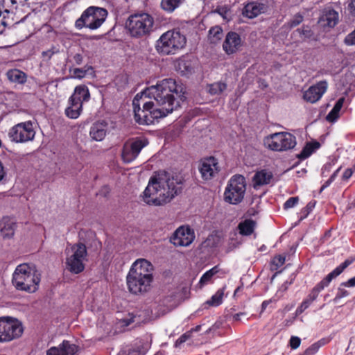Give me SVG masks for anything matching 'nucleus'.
Segmentation results:
<instances>
[{"label":"nucleus","mask_w":355,"mask_h":355,"mask_svg":"<svg viewBox=\"0 0 355 355\" xmlns=\"http://www.w3.org/2000/svg\"><path fill=\"white\" fill-rule=\"evenodd\" d=\"M227 89L226 83L219 81L208 86V92L211 95H219Z\"/></svg>","instance_id":"nucleus-32"},{"label":"nucleus","mask_w":355,"mask_h":355,"mask_svg":"<svg viewBox=\"0 0 355 355\" xmlns=\"http://www.w3.org/2000/svg\"><path fill=\"white\" fill-rule=\"evenodd\" d=\"M354 169L352 168H347L345 172L343 173V180H348L352 175V174L354 173Z\"/></svg>","instance_id":"nucleus-49"},{"label":"nucleus","mask_w":355,"mask_h":355,"mask_svg":"<svg viewBox=\"0 0 355 355\" xmlns=\"http://www.w3.org/2000/svg\"><path fill=\"white\" fill-rule=\"evenodd\" d=\"M107 123L104 121H100L93 124L90 130V137L95 141H102L107 133Z\"/></svg>","instance_id":"nucleus-23"},{"label":"nucleus","mask_w":355,"mask_h":355,"mask_svg":"<svg viewBox=\"0 0 355 355\" xmlns=\"http://www.w3.org/2000/svg\"><path fill=\"white\" fill-rule=\"evenodd\" d=\"M286 261V258L284 256L278 255L275 257L272 260V264H274L277 268L281 267Z\"/></svg>","instance_id":"nucleus-45"},{"label":"nucleus","mask_w":355,"mask_h":355,"mask_svg":"<svg viewBox=\"0 0 355 355\" xmlns=\"http://www.w3.org/2000/svg\"><path fill=\"white\" fill-rule=\"evenodd\" d=\"M334 181L332 180H331L330 178H329V180H327L324 183V184L321 187V190H323L325 188L328 187Z\"/></svg>","instance_id":"nucleus-59"},{"label":"nucleus","mask_w":355,"mask_h":355,"mask_svg":"<svg viewBox=\"0 0 355 355\" xmlns=\"http://www.w3.org/2000/svg\"><path fill=\"white\" fill-rule=\"evenodd\" d=\"M180 177L171 175L164 171L154 173L141 196L150 206H162L169 202L182 189Z\"/></svg>","instance_id":"nucleus-2"},{"label":"nucleus","mask_w":355,"mask_h":355,"mask_svg":"<svg viewBox=\"0 0 355 355\" xmlns=\"http://www.w3.org/2000/svg\"><path fill=\"white\" fill-rule=\"evenodd\" d=\"M245 315H246V313L244 312L236 313L233 315V320L234 321H240V320H241V318Z\"/></svg>","instance_id":"nucleus-55"},{"label":"nucleus","mask_w":355,"mask_h":355,"mask_svg":"<svg viewBox=\"0 0 355 355\" xmlns=\"http://www.w3.org/2000/svg\"><path fill=\"white\" fill-rule=\"evenodd\" d=\"M89 18V8L85 9L81 17L76 21V26L78 28H82L86 26V20Z\"/></svg>","instance_id":"nucleus-39"},{"label":"nucleus","mask_w":355,"mask_h":355,"mask_svg":"<svg viewBox=\"0 0 355 355\" xmlns=\"http://www.w3.org/2000/svg\"><path fill=\"white\" fill-rule=\"evenodd\" d=\"M242 45L240 35L235 32H230L226 35L223 47L227 54L236 52Z\"/></svg>","instance_id":"nucleus-18"},{"label":"nucleus","mask_w":355,"mask_h":355,"mask_svg":"<svg viewBox=\"0 0 355 355\" xmlns=\"http://www.w3.org/2000/svg\"><path fill=\"white\" fill-rule=\"evenodd\" d=\"M16 227L15 220L10 217H3L0 221V231L3 238H11Z\"/></svg>","instance_id":"nucleus-22"},{"label":"nucleus","mask_w":355,"mask_h":355,"mask_svg":"<svg viewBox=\"0 0 355 355\" xmlns=\"http://www.w3.org/2000/svg\"><path fill=\"white\" fill-rule=\"evenodd\" d=\"M341 286L344 287H354L355 286V276L351 279H349L348 281L342 282Z\"/></svg>","instance_id":"nucleus-51"},{"label":"nucleus","mask_w":355,"mask_h":355,"mask_svg":"<svg viewBox=\"0 0 355 355\" xmlns=\"http://www.w3.org/2000/svg\"><path fill=\"white\" fill-rule=\"evenodd\" d=\"M74 59L77 64H80L82 61V56L79 54H77L74 56Z\"/></svg>","instance_id":"nucleus-63"},{"label":"nucleus","mask_w":355,"mask_h":355,"mask_svg":"<svg viewBox=\"0 0 355 355\" xmlns=\"http://www.w3.org/2000/svg\"><path fill=\"white\" fill-rule=\"evenodd\" d=\"M344 102V98H341L338 99V101L335 104L333 109L330 111V112L327 116V119L329 121H334L338 117V113L341 110Z\"/></svg>","instance_id":"nucleus-34"},{"label":"nucleus","mask_w":355,"mask_h":355,"mask_svg":"<svg viewBox=\"0 0 355 355\" xmlns=\"http://www.w3.org/2000/svg\"><path fill=\"white\" fill-rule=\"evenodd\" d=\"M351 263L349 260H345L343 263L337 266L333 271L329 273L312 289L318 295L324 288L327 287L331 282L340 275L343 270Z\"/></svg>","instance_id":"nucleus-16"},{"label":"nucleus","mask_w":355,"mask_h":355,"mask_svg":"<svg viewBox=\"0 0 355 355\" xmlns=\"http://www.w3.org/2000/svg\"><path fill=\"white\" fill-rule=\"evenodd\" d=\"M350 13L355 16V0H352L348 5Z\"/></svg>","instance_id":"nucleus-54"},{"label":"nucleus","mask_w":355,"mask_h":355,"mask_svg":"<svg viewBox=\"0 0 355 355\" xmlns=\"http://www.w3.org/2000/svg\"><path fill=\"white\" fill-rule=\"evenodd\" d=\"M319 147L320 144L318 142L307 143L299 155V158L304 159L309 157Z\"/></svg>","instance_id":"nucleus-31"},{"label":"nucleus","mask_w":355,"mask_h":355,"mask_svg":"<svg viewBox=\"0 0 355 355\" xmlns=\"http://www.w3.org/2000/svg\"><path fill=\"white\" fill-rule=\"evenodd\" d=\"M186 44V36L180 30L172 29L161 35L155 43V49L162 55H175L184 49Z\"/></svg>","instance_id":"nucleus-5"},{"label":"nucleus","mask_w":355,"mask_h":355,"mask_svg":"<svg viewBox=\"0 0 355 355\" xmlns=\"http://www.w3.org/2000/svg\"><path fill=\"white\" fill-rule=\"evenodd\" d=\"M67 259L66 268L71 272L78 274L81 272L85 266L83 260L87 255V248L85 244L78 243L66 250Z\"/></svg>","instance_id":"nucleus-9"},{"label":"nucleus","mask_w":355,"mask_h":355,"mask_svg":"<svg viewBox=\"0 0 355 355\" xmlns=\"http://www.w3.org/2000/svg\"><path fill=\"white\" fill-rule=\"evenodd\" d=\"M153 266L145 259L134 261L126 276L127 287L134 295H144L148 293L153 282Z\"/></svg>","instance_id":"nucleus-3"},{"label":"nucleus","mask_w":355,"mask_h":355,"mask_svg":"<svg viewBox=\"0 0 355 355\" xmlns=\"http://www.w3.org/2000/svg\"><path fill=\"white\" fill-rule=\"evenodd\" d=\"M345 43L349 46L355 44V30L346 36Z\"/></svg>","instance_id":"nucleus-46"},{"label":"nucleus","mask_w":355,"mask_h":355,"mask_svg":"<svg viewBox=\"0 0 355 355\" xmlns=\"http://www.w3.org/2000/svg\"><path fill=\"white\" fill-rule=\"evenodd\" d=\"M327 87V81H320L305 91L303 98L306 101L314 103L322 98V95L326 92Z\"/></svg>","instance_id":"nucleus-15"},{"label":"nucleus","mask_w":355,"mask_h":355,"mask_svg":"<svg viewBox=\"0 0 355 355\" xmlns=\"http://www.w3.org/2000/svg\"><path fill=\"white\" fill-rule=\"evenodd\" d=\"M299 202L298 197H291L289 198L284 205V208L286 209H291L294 207Z\"/></svg>","instance_id":"nucleus-41"},{"label":"nucleus","mask_w":355,"mask_h":355,"mask_svg":"<svg viewBox=\"0 0 355 355\" xmlns=\"http://www.w3.org/2000/svg\"><path fill=\"white\" fill-rule=\"evenodd\" d=\"M69 106L65 110L66 115L71 119H76L79 116L82 108V103L80 99L76 102H69Z\"/></svg>","instance_id":"nucleus-27"},{"label":"nucleus","mask_w":355,"mask_h":355,"mask_svg":"<svg viewBox=\"0 0 355 355\" xmlns=\"http://www.w3.org/2000/svg\"><path fill=\"white\" fill-rule=\"evenodd\" d=\"M27 0H9L12 5L24 6Z\"/></svg>","instance_id":"nucleus-56"},{"label":"nucleus","mask_w":355,"mask_h":355,"mask_svg":"<svg viewBox=\"0 0 355 355\" xmlns=\"http://www.w3.org/2000/svg\"><path fill=\"white\" fill-rule=\"evenodd\" d=\"M222 37L223 30L218 26H214L209 31L208 38L211 43L218 42Z\"/></svg>","instance_id":"nucleus-33"},{"label":"nucleus","mask_w":355,"mask_h":355,"mask_svg":"<svg viewBox=\"0 0 355 355\" xmlns=\"http://www.w3.org/2000/svg\"><path fill=\"white\" fill-rule=\"evenodd\" d=\"M89 97V89L86 85H78L76 87L73 95L69 98V102H76L80 99V103L86 101Z\"/></svg>","instance_id":"nucleus-25"},{"label":"nucleus","mask_w":355,"mask_h":355,"mask_svg":"<svg viewBox=\"0 0 355 355\" xmlns=\"http://www.w3.org/2000/svg\"><path fill=\"white\" fill-rule=\"evenodd\" d=\"M146 144V141L141 139L126 142L123 146L122 151L123 160L126 163H130L135 160Z\"/></svg>","instance_id":"nucleus-13"},{"label":"nucleus","mask_w":355,"mask_h":355,"mask_svg":"<svg viewBox=\"0 0 355 355\" xmlns=\"http://www.w3.org/2000/svg\"><path fill=\"white\" fill-rule=\"evenodd\" d=\"M184 98L182 86L178 85L174 79L159 80L134 97L135 119L140 125L153 124L180 107Z\"/></svg>","instance_id":"nucleus-1"},{"label":"nucleus","mask_w":355,"mask_h":355,"mask_svg":"<svg viewBox=\"0 0 355 355\" xmlns=\"http://www.w3.org/2000/svg\"><path fill=\"white\" fill-rule=\"evenodd\" d=\"M6 76L10 81L15 83L24 84L26 81V73L17 69L8 71Z\"/></svg>","instance_id":"nucleus-26"},{"label":"nucleus","mask_w":355,"mask_h":355,"mask_svg":"<svg viewBox=\"0 0 355 355\" xmlns=\"http://www.w3.org/2000/svg\"><path fill=\"white\" fill-rule=\"evenodd\" d=\"M5 175V171L1 162L0 161V181L3 178Z\"/></svg>","instance_id":"nucleus-60"},{"label":"nucleus","mask_w":355,"mask_h":355,"mask_svg":"<svg viewBox=\"0 0 355 355\" xmlns=\"http://www.w3.org/2000/svg\"><path fill=\"white\" fill-rule=\"evenodd\" d=\"M78 347L67 340H64L58 347H52L46 351V355H75Z\"/></svg>","instance_id":"nucleus-20"},{"label":"nucleus","mask_w":355,"mask_h":355,"mask_svg":"<svg viewBox=\"0 0 355 355\" xmlns=\"http://www.w3.org/2000/svg\"><path fill=\"white\" fill-rule=\"evenodd\" d=\"M40 282V274L34 267L26 263L17 266L12 275V284L19 291L34 293Z\"/></svg>","instance_id":"nucleus-4"},{"label":"nucleus","mask_w":355,"mask_h":355,"mask_svg":"<svg viewBox=\"0 0 355 355\" xmlns=\"http://www.w3.org/2000/svg\"><path fill=\"white\" fill-rule=\"evenodd\" d=\"M306 309L300 304V306L296 309L295 315H299L302 314Z\"/></svg>","instance_id":"nucleus-58"},{"label":"nucleus","mask_w":355,"mask_h":355,"mask_svg":"<svg viewBox=\"0 0 355 355\" xmlns=\"http://www.w3.org/2000/svg\"><path fill=\"white\" fill-rule=\"evenodd\" d=\"M154 24L153 17L146 12L130 15L126 27L132 37H141L150 33Z\"/></svg>","instance_id":"nucleus-6"},{"label":"nucleus","mask_w":355,"mask_h":355,"mask_svg":"<svg viewBox=\"0 0 355 355\" xmlns=\"http://www.w3.org/2000/svg\"><path fill=\"white\" fill-rule=\"evenodd\" d=\"M227 10L224 8H220L218 11L219 14L223 16V18H226Z\"/></svg>","instance_id":"nucleus-64"},{"label":"nucleus","mask_w":355,"mask_h":355,"mask_svg":"<svg viewBox=\"0 0 355 355\" xmlns=\"http://www.w3.org/2000/svg\"><path fill=\"white\" fill-rule=\"evenodd\" d=\"M331 164H325L322 169V175H324L325 171L329 172L331 170Z\"/></svg>","instance_id":"nucleus-57"},{"label":"nucleus","mask_w":355,"mask_h":355,"mask_svg":"<svg viewBox=\"0 0 355 355\" xmlns=\"http://www.w3.org/2000/svg\"><path fill=\"white\" fill-rule=\"evenodd\" d=\"M184 0H162L161 7L167 12H173Z\"/></svg>","instance_id":"nucleus-30"},{"label":"nucleus","mask_w":355,"mask_h":355,"mask_svg":"<svg viewBox=\"0 0 355 355\" xmlns=\"http://www.w3.org/2000/svg\"><path fill=\"white\" fill-rule=\"evenodd\" d=\"M107 16L106 9L96 6H90V29L99 28Z\"/></svg>","instance_id":"nucleus-19"},{"label":"nucleus","mask_w":355,"mask_h":355,"mask_svg":"<svg viewBox=\"0 0 355 355\" xmlns=\"http://www.w3.org/2000/svg\"><path fill=\"white\" fill-rule=\"evenodd\" d=\"M9 137L12 141L24 143L32 141L35 135V131L31 121L19 123L13 126L8 132Z\"/></svg>","instance_id":"nucleus-11"},{"label":"nucleus","mask_w":355,"mask_h":355,"mask_svg":"<svg viewBox=\"0 0 355 355\" xmlns=\"http://www.w3.org/2000/svg\"><path fill=\"white\" fill-rule=\"evenodd\" d=\"M266 10V6L263 3L250 2L244 7L243 14L244 16L252 19L265 12Z\"/></svg>","instance_id":"nucleus-21"},{"label":"nucleus","mask_w":355,"mask_h":355,"mask_svg":"<svg viewBox=\"0 0 355 355\" xmlns=\"http://www.w3.org/2000/svg\"><path fill=\"white\" fill-rule=\"evenodd\" d=\"M135 316L132 313H128L127 315L121 317L120 315L116 317V325L119 328H125L134 322Z\"/></svg>","instance_id":"nucleus-37"},{"label":"nucleus","mask_w":355,"mask_h":355,"mask_svg":"<svg viewBox=\"0 0 355 355\" xmlns=\"http://www.w3.org/2000/svg\"><path fill=\"white\" fill-rule=\"evenodd\" d=\"M225 288L218 289L214 295L211 296L210 300H207L205 305L207 304L211 306H218L223 303Z\"/></svg>","instance_id":"nucleus-29"},{"label":"nucleus","mask_w":355,"mask_h":355,"mask_svg":"<svg viewBox=\"0 0 355 355\" xmlns=\"http://www.w3.org/2000/svg\"><path fill=\"white\" fill-rule=\"evenodd\" d=\"M272 302L271 300H266V301H263L262 302V304H261V309H262V311H264L267 306H268V304Z\"/></svg>","instance_id":"nucleus-61"},{"label":"nucleus","mask_w":355,"mask_h":355,"mask_svg":"<svg viewBox=\"0 0 355 355\" xmlns=\"http://www.w3.org/2000/svg\"><path fill=\"white\" fill-rule=\"evenodd\" d=\"M194 239V230L188 225H182L175 231L171 241L175 246L187 247L193 243Z\"/></svg>","instance_id":"nucleus-12"},{"label":"nucleus","mask_w":355,"mask_h":355,"mask_svg":"<svg viewBox=\"0 0 355 355\" xmlns=\"http://www.w3.org/2000/svg\"><path fill=\"white\" fill-rule=\"evenodd\" d=\"M303 21V16L300 14H296L293 18L289 21L291 28H293L299 25Z\"/></svg>","instance_id":"nucleus-43"},{"label":"nucleus","mask_w":355,"mask_h":355,"mask_svg":"<svg viewBox=\"0 0 355 355\" xmlns=\"http://www.w3.org/2000/svg\"><path fill=\"white\" fill-rule=\"evenodd\" d=\"M55 53L52 49H49L42 52L43 58H46L47 60H50L52 55Z\"/></svg>","instance_id":"nucleus-53"},{"label":"nucleus","mask_w":355,"mask_h":355,"mask_svg":"<svg viewBox=\"0 0 355 355\" xmlns=\"http://www.w3.org/2000/svg\"><path fill=\"white\" fill-rule=\"evenodd\" d=\"M272 178V174L270 171L267 170H261L255 173L253 178V182L254 187L268 184L270 182Z\"/></svg>","instance_id":"nucleus-24"},{"label":"nucleus","mask_w":355,"mask_h":355,"mask_svg":"<svg viewBox=\"0 0 355 355\" xmlns=\"http://www.w3.org/2000/svg\"><path fill=\"white\" fill-rule=\"evenodd\" d=\"M338 12L330 8H324L318 19V24L323 28H334L338 22Z\"/></svg>","instance_id":"nucleus-17"},{"label":"nucleus","mask_w":355,"mask_h":355,"mask_svg":"<svg viewBox=\"0 0 355 355\" xmlns=\"http://www.w3.org/2000/svg\"><path fill=\"white\" fill-rule=\"evenodd\" d=\"M189 338V336L187 335V334H184L183 335H182L175 342V347H178L180 346L181 344L184 343V342L187 341V340Z\"/></svg>","instance_id":"nucleus-50"},{"label":"nucleus","mask_w":355,"mask_h":355,"mask_svg":"<svg viewBox=\"0 0 355 355\" xmlns=\"http://www.w3.org/2000/svg\"><path fill=\"white\" fill-rule=\"evenodd\" d=\"M72 73V77L76 78H82L85 76L86 71L81 69L75 68L70 71Z\"/></svg>","instance_id":"nucleus-44"},{"label":"nucleus","mask_w":355,"mask_h":355,"mask_svg":"<svg viewBox=\"0 0 355 355\" xmlns=\"http://www.w3.org/2000/svg\"><path fill=\"white\" fill-rule=\"evenodd\" d=\"M199 171L205 180L213 178L219 171L218 163L216 159L210 157L202 159L199 166Z\"/></svg>","instance_id":"nucleus-14"},{"label":"nucleus","mask_w":355,"mask_h":355,"mask_svg":"<svg viewBox=\"0 0 355 355\" xmlns=\"http://www.w3.org/2000/svg\"><path fill=\"white\" fill-rule=\"evenodd\" d=\"M23 331L22 324L16 318H0V343H7L19 338Z\"/></svg>","instance_id":"nucleus-10"},{"label":"nucleus","mask_w":355,"mask_h":355,"mask_svg":"<svg viewBox=\"0 0 355 355\" xmlns=\"http://www.w3.org/2000/svg\"><path fill=\"white\" fill-rule=\"evenodd\" d=\"M318 295L313 291H311L310 294L308 295L306 299H305L301 304V305L305 309H308L309 306L312 304L313 301L316 300L318 297Z\"/></svg>","instance_id":"nucleus-40"},{"label":"nucleus","mask_w":355,"mask_h":355,"mask_svg":"<svg viewBox=\"0 0 355 355\" xmlns=\"http://www.w3.org/2000/svg\"><path fill=\"white\" fill-rule=\"evenodd\" d=\"M219 271V268L218 266H216L211 268L210 270H207L206 272H205L202 276L201 277L199 284L201 286H204L205 284H207L212 278V277L217 274Z\"/></svg>","instance_id":"nucleus-36"},{"label":"nucleus","mask_w":355,"mask_h":355,"mask_svg":"<svg viewBox=\"0 0 355 355\" xmlns=\"http://www.w3.org/2000/svg\"><path fill=\"white\" fill-rule=\"evenodd\" d=\"M318 350V346L313 343L303 352L302 355H314Z\"/></svg>","instance_id":"nucleus-48"},{"label":"nucleus","mask_w":355,"mask_h":355,"mask_svg":"<svg viewBox=\"0 0 355 355\" xmlns=\"http://www.w3.org/2000/svg\"><path fill=\"white\" fill-rule=\"evenodd\" d=\"M255 227V223L252 220H245L238 225L239 233L243 236H249L252 234Z\"/></svg>","instance_id":"nucleus-28"},{"label":"nucleus","mask_w":355,"mask_h":355,"mask_svg":"<svg viewBox=\"0 0 355 355\" xmlns=\"http://www.w3.org/2000/svg\"><path fill=\"white\" fill-rule=\"evenodd\" d=\"M297 31L304 38H310L313 35V33L309 26H303L302 28L297 29Z\"/></svg>","instance_id":"nucleus-42"},{"label":"nucleus","mask_w":355,"mask_h":355,"mask_svg":"<svg viewBox=\"0 0 355 355\" xmlns=\"http://www.w3.org/2000/svg\"><path fill=\"white\" fill-rule=\"evenodd\" d=\"M340 170V167H339L338 169H336L334 173L333 174L331 175V177L329 178L331 180H332L333 181L335 180L336 178L338 176V174L339 173Z\"/></svg>","instance_id":"nucleus-62"},{"label":"nucleus","mask_w":355,"mask_h":355,"mask_svg":"<svg viewBox=\"0 0 355 355\" xmlns=\"http://www.w3.org/2000/svg\"><path fill=\"white\" fill-rule=\"evenodd\" d=\"M329 341H330L329 338H322V339L319 340L318 341H317L316 343H315L314 344L316 346H318V349H320L321 347L327 344Z\"/></svg>","instance_id":"nucleus-52"},{"label":"nucleus","mask_w":355,"mask_h":355,"mask_svg":"<svg viewBox=\"0 0 355 355\" xmlns=\"http://www.w3.org/2000/svg\"><path fill=\"white\" fill-rule=\"evenodd\" d=\"M245 190V178L241 175L232 176L224 192L225 201L232 205L239 204L243 199Z\"/></svg>","instance_id":"nucleus-8"},{"label":"nucleus","mask_w":355,"mask_h":355,"mask_svg":"<svg viewBox=\"0 0 355 355\" xmlns=\"http://www.w3.org/2000/svg\"><path fill=\"white\" fill-rule=\"evenodd\" d=\"M266 148L273 151H285L293 148L296 145L295 137L287 132L270 134L263 139Z\"/></svg>","instance_id":"nucleus-7"},{"label":"nucleus","mask_w":355,"mask_h":355,"mask_svg":"<svg viewBox=\"0 0 355 355\" xmlns=\"http://www.w3.org/2000/svg\"><path fill=\"white\" fill-rule=\"evenodd\" d=\"M148 349L149 345L147 343L139 340L136 343L135 347L129 352L128 355H144Z\"/></svg>","instance_id":"nucleus-35"},{"label":"nucleus","mask_w":355,"mask_h":355,"mask_svg":"<svg viewBox=\"0 0 355 355\" xmlns=\"http://www.w3.org/2000/svg\"><path fill=\"white\" fill-rule=\"evenodd\" d=\"M349 295V292L347 291L344 286H341V284L338 288L336 295L333 301L334 303H338L339 300L343 297H346Z\"/></svg>","instance_id":"nucleus-38"},{"label":"nucleus","mask_w":355,"mask_h":355,"mask_svg":"<svg viewBox=\"0 0 355 355\" xmlns=\"http://www.w3.org/2000/svg\"><path fill=\"white\" fill-rule=\"evenodd\" d=\"M301 343V340L297 336H291L290 339V346L292 349H297L300 347Z\"/></svg>","instance_id":"nucleus-47"}]
</instances>
